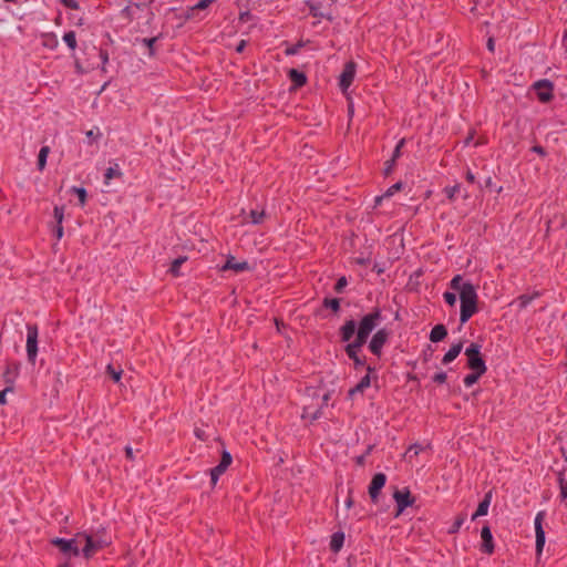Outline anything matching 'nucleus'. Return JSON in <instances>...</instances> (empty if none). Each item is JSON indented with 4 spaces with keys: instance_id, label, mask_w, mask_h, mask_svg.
<instances>
[{
    "instance_id": "obj_52",
    "label": "nucleus",
    "mask_w": 567,
    "mask_h": 567,
    "mask_svg": "<svg viewBox=\"0 0 567 567\" xmlns=\"http://www.w3.org/2000/svg\"><path fill=\"white\" fill-rule=\"evenodd\" d=\"M487 48L489 51H493L494 50V41L493 39H489L488 42H487Z\"/></svg>"
},
{
    "instance_id": "obj_3",
    "label": "nucleus",
    "mask_w": 567,
    "mask_h": 567,
    "mask_svg": "<svg viewBox=\"0 0 567 567\" xmlns=\"http://www.w3.org/2000/svg\"><path fill=\"white\" fill-rule=\"evenodd\" d=\"M465 355L467 357V365L471 370L485 373L486 365L481 355V346L472 343L466 348Z\"/></svg>"
},
{
    "instance_id": "obj_8",
    "label": "nucleus",
    "mask_w": 567,
    "mask_h": 567,
    "mask_svg": "<svg viewBox=\"0 0 567 567\" xmlns=\"http://www.w3.org/2000/svg\"><path fill=\"white\" fill-rule=\"evenodd\" d=\"M533 90L540 102H548L553 96V84L548 80H540L534 83Z\"/></svg>"
},
{
    "instance_id": "obj_49",
    "label": "nucleus",
    "mask_w": 567,
    "mask_h": 567,
    "mask_svg": "<svg viewBox=\"0 0 567 567\" xmlns=\"http://www.w3.org/2000/svg\"><path fill=\"white\" fill-rule=\"evenodd\" d=\"M561 48L567 53V30L564 32L561 38Z\"/></svg>"
},
{
    "instance_id": "obj_25",
    "label": "nucleus",
    "mask_w": 567,
    "mask_h": 567,
    "mask_svg": "<svg viewBox=\"0 0 567 567\" xmlns=\"http://www.w3.org/2000/svg\"><path fill=\"white\" fill-rule=\"evenodd\" d=\"M344 535L342 533H334L331 537L330 547L333 551H339L343 546Z\"/></svg>"
},
{
    "instance_id": "obj_24",
    "label": "nucleus",
    "mask_w": 567,
    "mask_h": 567,
    "mask_svg": "<svg viewBox=\"0 0 567 567\" xmlns=\"http://www.w3.org/2000/svg\"><path fill=\"white\" fill-rule=\"evenodd\" d=\"M42 43L45 48L54 50L59 45V40L54 33H44L42 35Z\"/></svg>"
},
{
    "instance_id": "obj_40",
    "label": "nucleus",
    "mask_w": 567,
    "mask_h": 567,
    "mask_svg": "<svg viewBox=\"0 0 567 567\" xmlns=\"http://www.w3.org/2000/svg\"><path fill=\"white\" fill-rule=\"evenodd\" d=\"M63 6H65L69 9L76 10L79 8V4L76 0H59Z\"/></svg>"
},
{
    "instance_id": "obj_29",
    "label": "nucleus",
    "mask_w": 567,
    "mask_h": 567,
    "mask_svg": "<svg viewBox=\"0 0 567 567\" xmlns=\"http://www.w3.org/2000/svg\"><path fill=\"white\" fill-rule=\"evenodd\" d=\"M63 41L71 49L75 50L76 48V37L74 31H69L63 35Z\"/></svg>"
},
{
    "instance_id": "obj_48",
    "label": "nucleus",
    "mask_w": 567,
    "mask_h": 567,
    "mask_svg": "<svg viewBox=\"0 0 567 567\" xmlns=\"http://www.w3.org/2000/svg\"><path fill=\"white\" fill-rule=\"evenodd\" d=\"M11 391L9 388L0 391V404H6L7 403V399H6V395L7 393Z\"/></svg>"
},
{
    "instance_id": "obj_11",
    "label": "nucleus",
    "mask_w": 567,
    "mask_h": 567,
    "mask_svg": "<svg viewBox=\"0 0 567 567\" xmlns=\"http://www.w3.org/2000/svg\"><path fill=\"white\" fill-rule=\"evenodd\" d=\"M389 337V333L385 329H380L375 332V334L372 337L369 348L373 354L379 355L381 353V350L386 342Z\"/></svg>"
},
{
    "instance_id": "obj_23",
    "label": "nucleus",
    "mask_w": 567,
    "mask_h": 567,
    "mask_svg": "<svg viewBox=\"0 0 567 567\" xmlns=\"http://www.w3.org/2000/svg\"><path fill=\"white\" fill-rule=\"evenodd\" d=\"M121 174L122 173L117 164L110 166L104 174V184L109 185L113 178L120 177Z\"/></svg>"
},
{
    "instance_id": "obj_41",
    "label": "nucleus",
    "mask_w": 567,
    "mask_h": 567,
    "mask_svg": "<svg viewBox=\"0 0 567 567\" xmlns=\"http://www.w3.org/2000/svg\"><path fill=\"white\" fill-rule=\"evenodd\" d=\"M465 519H466L465 515L458 516L457 519L455 520V523L453 524L452 532H456L463 525Z\"/></svg>"
},
{
    "instance_id": "obj_12",
    "label": "nucleus",
    "mask_w": 567,
    "mask_h": 567,
    "mask_svg": "<svg viewBox=\"0 0 567 567\" xmlns=\"http://www.w3.org/2000/svg\"><path fill=\"white\" fill-rule=\"evenodd\" d=\"M393 497L398 505L396 515H400L408 506H411L413 504V498L411 496L410 491L408 489L395 491Z\"/></svg>"
},
{
    "instance_id": "obj_10",
    "label": "nucleus",
    "mask_w": 567,
    "mask_h": 567,
    "mask_svg": "<svg viewBox=\"0 0 567 567\" xmlns=\"http://www.w3.org/2000/svg\"><path fill=\"white\" fill-rule=\"evenodd\" d=\"M386 476L383 473H378L372 477L369 485V495L373 502H377L381 489L384 487Z\"/></svg>"
},
{
    "instance_id": "obj_38",
    "label": "nucleus",
    "mask_w": 567,
    "mask_h": 567,
    "mask_svg": "<svg viewBox=\"0 0 567 567\" xmlns=\"http://www.w3.org/2000/svg\"><path fill=\"white\" fill-rule=\"evenodd\" d=\"M458 190H460V185H455V186L445 188V193L450 199H453Z\"/></svg>"
},
{
    "instance_id": "obj_2",
    "label": "nucleus",
    "mask_w": 567,
    "mask_h": 567,
    "mask_svg": "<svg viewBox=\"0 0 567 567\" xmlns=\"http://www.w3.org/2000/svg\"><path fill=\"white\" fill-rule=\"evenodd\" d=\"M110 540L104 536L102 532L95 533H79V544L80 553L83 554L85 558H91L95 553L100 549L109 545Z\"/></svg>"
},
{
    "instance_id": "obj_61",
    "label": "nucleus",
    "mask_w": 567,
    "mask_h": 567,
    "mask_svg": "<svg viewBox=\"0 0 567 567\" xmlns=\"http://www.w3.org/2000/svg\"><path fill=\"white\" fill-rule=\"evenodd\" d=\"M155 39L147 40L148 45H152L154 43Z\"/></svg>"
},
{
    "instance_id": "obj_9",
    "label": "nucleus",
    "mask_w": 567,
    "mask_h": 567,
    "mask_svg": "<svg viewBox=\"0 0 567 567\" xmlns=\"http://www.w3.org/2000/svg\"><path fill=\"white\" fill-rule=\"evenodd\" d=\"M354 76L355 64L353 62H348L344 65V69L339 79V86L343 93H346L349 86L352 84Z\"/></svg>"
},
{
    "instance_id": "obj_21",
    "label": "nucleus",
    "mask_w": 567,
    "mask_h": 567,
    "mask_svg": "<svg viewBox=\"0 0 567 567\" xmlns=\"http://www.w3.org/2000/svg\"><path fill=\"white\" fill-rule=\"evenodd\" d=\"M368 370V374L364 375L360 382L357 384L355 388H353L352 390H350V394H354L357 392H363L365 389H368L370 385H371V379H370V372L372 371V368L371 367H368L367 368Z\"/></svg>"
},
{
    "instance_id": "obj_31",
    "label": "nucleus",
    "mask_w": 567,
    "mask_h": 567,
    "mask_svg": "<svg viewBox=\"0 0 567 567\" xmlns=\"http://www.w3.org/2000/svg\"><path fill=\"white\" fill-rule=\"evenodd\" d=\"M483 373H478L476 371H473L472 373L467 374L465 378H464V384L470 388L472 386L474 383L477 382L478 378L482 375Z\"/></svg>"
},
{
    "instance_id": "obj_60",
    "label": "nucleus",
    "mask_w": 567,
    "mask_h": 567,
    "mask_svg": "<svg viewBox=\"0 0 567 567\" xmlns=\"http://www.w3.org/2000/svg\"><path fill=\"white\" fill-rule=\"evenodd\" d=\"M322 400H323V403H327V402H328V400H329V394H324V395H323V398H322Z\"/></svg>"
},
{
    "instance_id": "obj_15",
    "label": "nucleus",
    "mask_w": 567,
    "mask_h": 567,
    "mask_svg": "<svg viewBox=\"0 0 567 567\" xmlns=\"http://www.w3.org/2000/svg\"><path fill=\"white\" fill-rule=\"evenodd\" d=\"M369 337L360 333L357 331V336H355V339L348 343V346L346 347V352L349 357H353L354 354V351H359L360 348L367 342Z\"/></svg>"
},
{
    "instance_id": "obj_1",
    "label": "nucleus",
    "mask_w": 567,
    "mask_h": 567,
    "mask_svg": "<svg viewBox=\"0 0 567 567\" xmlns=\"http://www.w3.org/2000/svg\"><path fill=\"white\" fill-rule=\"evenodd\" d=\"M450 288L460 295V320L465 323L478 311L476 288L471 282L464 281L460 275L454 276L450 281Z\"/></svg>"
},
{
    "instance_id": "obj_37",
    "label": "nucleus",
    "mask_w": 567,
    "mask_h": 567,
    "mask_svg": "<svg viewBox=\"0 0 567 567\" xmlns=\"http://www.w3.org/2000/svg\"><path fill=\"white\" fill-rule=\"evenodd\" d=\"M533 299V296L523 295L518 298L517 302L520 308H525L532 302Z\"/></svg>"
},
{
    "instance_id": "obj_17",
    "label": "nucleus",
    "mask_w": 567,
    "mask_h": 567,
    "mask_svg": "<svg viewBox=\"0 0 567 567\" xmlns=\"http://www.w3.org/2000/svg\"><path fill=\"white\" fill-rule=\"evenodd\" d=\"M481 537L483 540V550L487 554H492L494 550L493 536L491 529L487 526L482 528Z\"/></svg>"
},
{
    "instance_id": "obj_35",
    "label": "nucleus",
    "mask_w": 567,
    "mask_h": 567,
    "mask_svg": "<svg viewBox=\"0 0 567 567\" xmlns=\"http://www.w3.org/2000/svg\"><path fill=\"white\" fill-rule=\"evenodd\" d=\"M443 298H444L445 302L447 305H450V306H455L456 300H457L456 293L455 292H450V291H445L443 293Z\"/></svg>"
},
{
    "instance_id": "obj_45",
    "label": "nucleus",
    "mask_w": 567,
    "mask_h": 567,
    "mask_svg": "<svg viewBox=\"0 0 567 567\" xmlns=\"http://www.w3.org/2000/svg\"><path fill=\"white\" fill-rule=\"evenodd\" d=\"M54 217H55L58 224L60 225L63 219V210L59 207H55L54 208Z\"/></svg>"
},
{
    "instance_id": "obj_18",
    "label": "nucleus",
    "mask_w": 567,
    "mask_h": 567,
    "mask_svg": "<svg viewBox=\"0 0 567 567\" xmlns=\"http://www.w3.org/2000/svg\"><path fill=\"white\" fill-rule=\"evenodd\" d=\"M355 329H357V323L355 321L353 320H349L347 321L342 327H341V339L342 341L344 342H348L350 341V339L354 336L355 333Z\"/></svg>"
},
{
    "instance_id": "obj_42",
    "label": "nucleus",
    "mask_w": 567,
    "mask_h": 567,
    "mask_svg": "<svg viewBox=\"0 0 567 567\" xmlns=\"http://www.w3.org/2000/svg\"><path fill=\"white\" fill-rule=\"evenodd\" d=\"M346 286H347V279H346L344 277H341V278L337 281L334 289H336V291H337V292H341V291H342V289H343Z\"/></svg>"
},
{
    "instance_id": "obj_51",
    "label": "nucleus",
    "mask_w": 567,
    "mask_h": 567,
    "mask_svg": "<svg viewBox=\"0 0 567 567\" xmlns=\"http://www.w3.org/2000/svg\"><path fill=\"white\" fill-rule=\"evenodd\" d=\"M393 165H394V162H392V159L386 162V168H385L386 174H389L392 171Z\"/></svg>"
},
{
    "instance_id": "obj_57",
    "label": "nucleus",
    "mask_w": 567,
    "mask_h": 567,
    "mask_svg": "<svg viewBox=\"0 0 567 567\" xmlns=\"http://www.w3.org/2000/svg\"><path fill=\"white\" fill-rule=\"evenodd\" d=\"M533 150H534L535 152L539 153V154H543V153H544V150H543V147H540V146H534V148H533Z\"/></svg>"
},
{
    "instance_id": "obj_13",
    "label": "nucleus",
    "mask_w": 567,
    "mask_h": 567,
    "mask_svg": "<svg viewBox=\"0 0 567 567\" xmlns=\"http://www.w3.org/2000/svg\"><path fill=\"white\" fill-rule=\"evenodd\" d=\"M230 463H231L230 454L224 452L220 463L210 470V478H212L213 485H215L217 483L218 477L227 470V467L230 465Z\"/></svg>"
},
{
    "instance_id": "obj_36",
    "label": "nucleus",
    "mask_w": 567,
    "mask_h": 567,
    "mask_svg": "<svg viewBox=\"0 0 567 567\" xmlns=\"http://www.w3.org/2000/svg\"><path fill=\"white\" fill-rule=\"evenodd\" d=\"M324 306L331 308L333 311H338L340 308L339 299H326Z\"/></svg>"
},
{
    "instance_id": "obj_14",
    "label": "nucleus",
    "mask_w": 567,
    "mask_h": 567,
    "mask_svg": "<svg viewBox=\"0 0 567 567\" xmlns=\"http://www.w3.org/2000/svg\"><path fill=\"white\" fill-rule=\"evenodd\" d=\"M221 270H233L236 274L249 270V265L247 261H238L235 257L229 256L225 262V265L221 267Z\"/></svg>"
},
{
    "instance_id": "obj_32",
    "label": "nucleus",
    "mask_w": 567,
    "mask_h": 567,
    "mask_svg": "<svg viewBox=\"0 0 567 567\" xmlns=\"http://www.w3.org/2000/svg\"><path fill=\"white\" fill-rule=\"evenodd\" d=\"M401 186H402L401 183H396V184L392 185L382 197L375 198L377 204L380 203L384 197H390V196L394 195L396 192H399L401 189Z\"/></svg>"
},
{
    "instance_id": "obj_39",
    "label": "nucleus",
    "mask_w": 567,
    "mask_h": 567,
    "mask_svg": "<svg viewBox=\"0 0 567 567\" xmlns=\"http://www.w3.org/2000/svg\"><path fill=\"white\" fill-rule=\"evenodd\" d=\"M404 143H405V141H404V138H402V140L398 143V145L395 146L394 152H393V155H392V158H391V159H392V162H395V159L400 156V154H401V147L404 145Z\"/></svg>"
},
{
    "instance_id": "obj_30",
    "label": "nucleus",
    "mask_w": 567,
    "mask_h": 567,
    "mask_svg": "<svg viewBox=\"0 0 567 567\" xmlns=\"http://www.w3.org/2000/svg\"><path fill=\"white\" fill-rule=\"evenodd\" d=\"M122 370L118 369L116 370L113 365L109 364L107 368H106V373L112 378V380L114 382H120L121 380V375H122Z\"/></svg>"
},
{
    "instance_id": "obj_56",
    "label": "nucleus",
    "mask_w": 567,
    "mask_h": 567,
    "mask_svg": "<svg viewBox=\"0 0 567 567\" xmlns=\"http://www.w3.org/2000/svg\"><path fill=\"white\" fill-rule=\"evenodd\" d=\"M466 178H467V181H470V182H474V175H473L471 172H467V174H466Z\"/></svg>"
},
{
    "instance_id": "obj_58",
    "label": "nucleus",
    "mask_w": 567,
    "mask_h": 567,
    "mask_svg": "<svg viewBox=\"0 0 567 567\" xmlns=\"http://www.w3.org/2000/svg\"><path fill=\"white\" fill-rule=\"evenodd\" d=\"M87 137H94V131L93 130H90L87 133H86Z\"/></svg>"
},
{
    "instance_id": "obj_53",
    "label": "nucleus",
    "mask_w": 567,
    "mask_h": 567,
    "mask_svg": "<svg viewBox=\"0 0 567 567\" xmlns=\"http://www.w3.org/2000/svg\"><path fill=\"white\" fill-rule=\"evenodd\" d=\"M56 236L58 238H61L63 236V228L62 226H59L58 229H56Z\"/></svg>"
},
{
    "instance_id": "obj_4",
    "label": "nucleus",
    "mask_w": 567,
    "mask_h": 567,
    "mask_svg": "<svg viewBox=\"0 0 567 567\" xmlns=\"http://www.w3.org/2000/svg\"><path fill=\"white\" fill-rule=\"evenodd\" d=\"M38 353V328L28 324L27 327V354L30 362L34 363Z\"/></svg>"
},
{
    "instance_id": "obj_55",
    "label": "nucleus",
    "mask_w": 567,
    "mask_h": 567,
    "mask_svg": "<svg viewBox=\"0 0 567 567\" xmlns=\"http://www.w3.org/2000/svg\"><path fill=\"white\" fill-rule=\"evenodd\" d=\"M297 51H298L297 48H290V49L287 50V54H296Z\"/></svg>"
},
{
    "instance_id": "obj_34",
    "label": "nucleus",
    "mask_w": 567,
    "mask_h": 567,
    "mask_svg": "<svg viewBox=\"0 0 567 567\" xmlns=\"http://www.w3.org/2000/svg\"><path fill=\"white\" fill-rule=\"evenodd\" d=\"M72 192L78 195L80 204L83 206L86 202V190L82 187H72Z\"/></svg>"
},
{
    "instance_id": "obj_5",
    "label": "nucleus",
    "mask_w": 567,
    "mask_h": 567,
    "mask_svg": "<svg viewBox=\"0 0 567 567\" xmlns=\"http://www.w3.org/2000/svg\"><path fill=\"white\" fill-rule=\"evenodd\" d=\"M52 544L66 555L78 556L80 554L79 533L72 539L55 538Z\"/></svg>"
},
{
    "instance_id": "obj_22",
    "label": "nucleus",
    "mask_w": 567,
    "mask_h": 567,
    "mask_svg": "<svg viewBox=\"0 0 567 567\" xmlns=\"http://www.w3.org/2000/svg\"><path fill=\"white\" fill-rule=\"evenodd\" d=\"M216 0H199L195 6L188 9L187 18H194L195 13L199 10H205L209 4Z\"/></svg>"
},
{
    "instance_id": "obj_62",
    "label": "nucleus",
    "mask_w": 567,
    "mask_h": 567,
    "mask_svg": "<svg viewBox=\"0 0 567 567\" xmlns=\"http://www.w3.org/2000/svg\"><path fill=\"white\" fill-rule=\"evenodd\" d=\"M491 182H492V181H491V178H488V179H487V182H486V184H487V185H491Z\"/></svg>"
},
{
    "instance_id": "obj_27",
    "label": "nucleus",
    "mask_w": 567,
    "mask_h": 567,
    "mask_svg": "<svg viewBox=\"0 0 567 567\" xmlns=\"http://www.w3.org/2000/svg\"><path fill=\"white\" fill-rule=\"evenodd\" d=\"M50 148L49 146L41 147L39 155H38V167L40 171H42L45 167L47 164V157L49 155Z\"/></svg>"
},
{
    "instance_id": "obj_33",
    "label": "nucleus",
    "mask_w": 567,
    "mask_h": 567,
    "mask_svg": "<svg viewBox=\"0 0 567 567\" xmlns=\"http://www.w3.org/2000/svg\"><path fill=\"white\" fill-rule=\"evenodd\" d=\"M249 216L252 224H260L264 219L265 212H258L252 209Z\"/></svg>"
},
{
    "instance_id": "obj_20",
    "label": "nucleus",
    "mask_w": 567,
    "mask_h": 567,
    "mask_svg": "<svg viewBox=\"0 0 567 567\" xmlns=\"http://www.w3.org/2000/svg\"><path fill=\"white\" fill-rule=\"evenodd\" d=\"M462 348H463V344L462 343H456V344H453L450 350L445 353V355L443 357V360L442 362L444 364H449L451 363L454 359L457 358V355L461 353L462 351Z\"/></svg>"
},
{
    "instance_id": "obj_54",
    "label": "nucleus",
    "mask_w": 567,
    "mask_h": 567,
    "mask_svg": "<svg viewBox=\"0 0 567 567\" xmlns=\"http://www.w3.org/2000/svg\"><path fill=\"white\" fill-rule=\"evenodd\" d=\"M125 451H126V455H127V457L132 458V457H133V451H132V449L127 446V447L125 449Z\"/></svg>"
},
{
    "instance_id": "obj_43",
    "label": "nucleus",
    "mask_w": 567,
    "mask_h": 567,
    "mask_svg": "<svg viewBox=\"0 0 567 567\" xmlns=\"http://www.w3.org/2000/svg\"><path fill=\"white\" fill-rule=\"evenodd\" d=\"M349 358L353 360L355 367L364 365V360L358 355V351H354L353 357H349Z\"/></svg>"
},
{
    "instance_id": "obj_28",
    "label": "nucleus",
    "mask_w": 567,
    "mask_h": 567,
    "mask_svg": "<svg viewBox=\"0 0 567 567\" xmlns=\"http://www.w3.org/2000/svg\"><path fill=\"white\" fill-rule=\"evenodd\" d=\"M289 75L291 81L298 86H301L306 83V76L303 75V73L295 69L290 70Z\"/></svg>"
},
{
    "instance_id": "obj_47",
    "label": "nucleus",
    "mask_w": 567,
    "mask_h": 567,
    "mask_svg": "<svg viewBox=\"0 0 567 567\" xmlns=\"http://www.w3.org/2000/svg\"><path fill=\"white\" fill-rule=\"evenodd\" d=\"M421 451V447L417 446V445H414V446H411L408 451H406V455L409 457H412L413 455H417L419 452Z\"/></svg>"
},
{
    "instance_id": "obj_46",
    "label": "nucleus",
    "mask_w": 567,
    "mask_h": 567,
    "mask_svg": "<svg viewBox=\"0 0 567 567\" xmlns=\"http://www.w3.org/2000/svg\"><path fill=\"white\" fill-rule=\"evenodd\" d=\"M303 417H309L310 420H317L320 416V411H316L315 413H310L308 410H305Z\"/></svg>"
},
{
    "instance_id": "obj_16",
    "label": "nucleus",
    "mask_w": 567,
    "mask_h": 567,
    "mask_svg": "<svg viewBox=\"0 0 567 567\" xmlns=\"http://www.w3.org/2000/svg\"><path fill=\"white\" fill-rule=\"evenodd\" d=\"M492 502V491L487 492L484 499L478 504L476 512L473 514L472 519L475 520L480 516H484L488 513V508Z\"/></svg>"
},
{
    "instance_id": "obj_7",
    "label": "nucleus",
    "mask_w": 567,
    "mask_h": 567,
    "mask_svg": "<svg viewBox=\"0 0 567 567\" xmlns=\"http://www.w3.org/2000/svg\"><path fill=\"white\" fill-rule=\"evenodd\" d=\"M546 517L545 512H538L534 519L535 534H536V553L540 555L545 546V532L543 529V522Z\"/></svg>"
},
{
    "instance_id": "obj_44",
    "label": "nucleus",
    "mask_w": 567,
    "mask_h": 567,
    "mask_svg": "<svg viewBox=\"0 0 567 567\" xmlns=\"http://www.w3.org/2000/svg\"><path fill=\"white\" fill-rule=\"evenodd\" d=\"M433 381L436 383H444L446 381V373L439 372V373L434 374Z\"/></svg>"
},
{
    "instance_id": "obj_19",
    "label": "nucleus",
    "mask_w": 567,
    "mask_h": 567,
    "mask_svg": "<svg viewBox=\"0 0 567 567\" xmlns=\"http://www.w3.org/2000/svg\"><path fill=\"white\" fill-rule=\"evenodd\" d=\"M447 334V330L443 324H436L433 327L430 333V340L432 342L442 341Z\"/></svg>"
},
{
    "instance_id": "obj_50",
    "label": "nucleus",
    "mask_w": 567,
    "mask_h": 567,
    "mask_svg": "<svg viewBox=\"0 0 567 567\" xmlns=\"http://www.w3.org/2000/svg\"><path fill=\"white\" fill-rule=\"evenodd\" d=\"M246 44H247V43H246V41H245V40H241V41L238 43V45H237V48H236V51H237L238 53H241V52L245 50Z\"/></svg>"
},
{
    "instance_id": "obj_59",
    "label": "nucleus",
    "mask_w": 567,
    "mask_h": 567,
    "mask_svg": "<svg viewBox=\"0 0 567 567\" xmlns=\"http://www.w3.org/2000/svg\"><path fill=\"white\" fill-rule=\"evenodd\" d=\"M75 68H76L78 72H82V68L79 62H75Z\"/></svg>"
},
{
    "instance_id": "obj_6",
    "label": "nucleus",
    "mask_w": 567,
    "mask_h": 567,
    "mask_svg": "<svg viewBox=\"0 0 567 567\" xmlns=\"http://www.w3.org/2000/svg\"><path fill=\"white\" fill-rule=\"evenodd\" d=\"M380 319L381 313L379 310H374L373 312L365 315L360 321L358 332L369 337L374 328L379 324Z\"/></svg>"
},
{
    "instance_id": "obj_26",
    "label": "nucleus",
    "mask_w": 567,
    "mask_h": 567,
    "mask_svg": "<svg viewBox=\"0 0 567 567\" xmlns=\"http://www.w3.org/2000/svg\"><path fill=\"white\" fill-rule=\"evenodd\" d=\"M187 260V257L185 256H182V257H178L176 258L175 260H173L172 265H171V268H169V272L175 276V277H178L181 276V266Z\"/></svg>"
}]
</instances>
